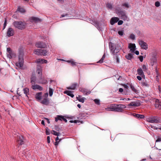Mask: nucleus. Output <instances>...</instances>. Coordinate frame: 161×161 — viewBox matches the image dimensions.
Listing matches in <instances>:
<instances>
[{
    "label": "nucleus",
    "mask_w": 161,
    "mask_h": 161,
    "mask_svg": "<svg viewBox=\"0 0 161 161\" xmlns=\"http://www.w3.org/2000/svg\"><path fill=\"white\" fill-rule=\"evenodd\" d=\"M77 99L78 100V101L81 102L82 103H83L84 101V97H81L79 95L78 97H77Z\"/></svg>",
    "instance_id": "nucleus-30"
},
{
    "label": "nucleus",
    "mask_w": 161,
    "mask_h": 161,
    "mask_svg": "<svg viewBox=\"0 0 161 161\" xmlns=\"http://www.w3.org/2000/svg\"><path fill=\"white\" fill-rule=\"evenodd\" d=\"M31 21L35 22L36 23L41 22L42 21V20L41 19H40L38 18L34 17H31Z\"/></svg>",
    "instance_id": "nucleus-22"
},
{
    "label": "nucleus",
    "mask_w": 161,
    "mask_h": 161,
    "mask_svg": "<svg viewBox=\"0 0 161 161\" xmlns=\"http://www.w3.org/2000/svg\"><path fill=\"white\" fill-rule=\"evenodd\" d=\"M159 118L156 116L151 117L147 119V121L151 123H157L159 122Z\"/></svg>",
    "instance_id": "nucleus-7"
},
{
    "label": "nucleus",
    "mask_w": 161,
    "mask_h": 161,
    "mask_svg": "<svg viewBox=\"0 0 161 161\" xmlns=\"http://www.w3.org/2000/svg\"><path fill=\"white\" fill-rule=\"evenodd\" d=\"M125 58L128 60H131L133 58V54L131 53H129L125 55Z\"/></svg>",
    "instance_id": "nucleus-31"
},
{
    "label": "nucleus",
    "mask_w": 161,
    "mask_h": 161,
    "mask_svg": "<svg viewBox=\"0 0 161 161\" xmlns=\"http://www.w3.org/2000/svg\"><path fill=\"white\" fill-rule=\"evenodd\" d=\"M119 91L120 92H122L123 91V90L122 88H119Z\"/></svg>",
    "instance_id": "nucleus-63"
},
{
    "label": "nucleus",
    "mask_w": 161,
    "mask_h": 161,
    "mask_svg": "<svg viewBox=\"0 0 161 161\" xmlns=\"http://www.w3.org/2000/svg\"><path fill=\"white\" fill-rule=\"evenodd\" d=\"M71 64L72 66H75L77 65V64H78V63L76 62H75L72 59V61L70 63Z\"/></svg>",
    "instance_id": "nucleus-39"
},
{
    "label": "nucleus",
    "mask_w": 161,
    "mask_h": 161,
    "mask_svg": "<svg viewBox=\"0 0 161 161\" xmlns=\"http://www.w3.org/2000/svg\"><path fill=\"white\" fill-rule=\"evenodd\" d=\"M123 22L122 20H120L118 21V24L119 25H122L123 24Z\"/></svg>",
    "instance_id": "nucleus-53"
},
{
    "label": "nucleus",
    "mask_w": 161,
    "mask_h": 161,
    "mask_svg": "<svg viewBox=\"0 0 161 161\" xmlns=\"http://www.w3.org/2000/svg\"><path fill=\"white\" fill-rule=\"evenodd\" d=\"M58 120H64L65 122H67V120L64 118V116L62 115H57V117L55 118V121L57 122Z\"/></svg>",
    "instance_id": "nucleus-14"
},
{
    "label": "nucleus",
    "mask_w": 161,
    "mask_h": 161,
    "mask_svg": "<svg viewBox=\"0 0 161 161\" xmlns=\"http://www.w3.org/2000/svg\"><path fill=\"white\" fill-rule=\"evenodd\" d=\"M138 42L141 47L143 49L147 50V45L146 43L142 40H139Z\"/></svg>",
    "instance_id": "nucleus-10"
},
{
    "label": "nucleus",
    "mask_w": 161,
    "mask_h": 161,
    "mask_svg": "<svg viewBox=\"0 0 161 161\" xmlns=\"http://www.w3.org/2000/svg\"><path fill=\"white\" fill-rule=\"evenodd\" d=\"M115 57L116 58L117 62L118 63H119V59L118 58L117 54L115 53Z\"/></svg>",
    "instance_id": "nucleus-59"
},
{
    "label": "nucleus",
    "mask_w": 161,
    "mask_h": 161,
    "mask_svg": "<svg viewBox=\"0 0 161 161\" xmlns=\"http://www.w3.org/2000/svg\"><path fill=\"white\" fill-rule=\"evenodd\" d=\"M31 88L34 90L38 89L39 91H42L43 90V88L42 86L37 84L32 85Z\"/></svg>",
    "instance_id": "nucleus-18"
},
{
    "label": "nucleus",
    "mask_w": 161,
    "mask_h": 161,
    "mask_svg": "<svg viewBox=\"0 0 161 161\" xmlns=\"http://www.w3.org/2000/svg\"><path fill=\"white\" fill-rule=\"evenodd\" d=\"M18 10L21 13H24L25 12V9L20 7H19L18 8Z\"/></svg>",
    "instance_id": "nucleus-38"
},
{
    "label": "nucleus",
    "mask_w": 161,
    "mask_h": 161,
    "mask_svg": "<svg viewBox=\"0 0 161 161\" xmlns=\"http://www.w3.org/2000/svg\"><path fill=\"white\" fill-rule=\"evenodd\" d=\"M122 6L123 7H125L127 8H128L129 7V6L128 4L127 3H123L122 4Z\"/></svg>",
    "instance_id": "nucleus-44"
},
{
    "label": "nucleus",
    "mask_w": 161,
    "mask_h": 161,
    "mask_svg": "<svg viewBox=\"0 0 161 161\" xmlns=\"http://www.w3.org/2000/svg\"><path fill=\"white\" fill-rule=\"evenodd\" d=\"M139 58L141 62H142L143 61V57L142 56H140L139 57Z\"/></svg>",
    "instance_id": "nucleus-56"
},
{
    "label": "nucleus",
    "mask_w": 161,
    "mask_h": 161,
    "mask_svg": "<svg viewBox=\"0 0 161 161\" xmlns=\"http://www.w3.org/2000/svg\"><path fill=\"white\" fill-rule=\"evenodd\" d=\"M142 85L143 86H148V84H147L146 83V82L144 81H142Z\"/></svg>",
    "instance_id": "nucleus-54"
},
{
    "label": "nucleus",
    "mask_w": 161,
    "mask_h": 161,
    "mask_svg": "<svg viewBox=\"0 0 161 161\" xmlns=\"http://www.w3.org/2000/svg\"><path fill=\"white\" fill-rule=\"evenodd\" d=\"M13 24L15 28L21 30L24 29L26 25L25 22L21 21H14Z\"/></svg>",
    "instance_id": "nucleus-2"
},
{
    "label": "nucleus",
    "mask_w": 161,
    "mask_h": 161,
    "mask_svg": "<svg viewBox=\"0 0 161 161\" xmlns=\"http://www.w3.org/2000/svg\"><path fill=\"white\" fill-rule=\"evenodd\" d=\"M36 76L35 75H32L31 78V81L34 80L36 81Z\"/></svg>",
    "instance_id": "nucleus-45"
},
{
    "label": "nucleus",
    "mask_w": 161,
    "mask_h": 161,
    "mask_svg": "<svg viewBox=\"0 0 161 161\" xmlns=\"http://www.w3.org/2000/svg\"><path fill=\"white\" fill-rule=\"evenodd\" d=\"M7 19H5L4 23L3 24V30H4L5 28V27L7 25Z\"/></svg>",
    "instance_id": "nucleus-49"
},
{
    "label": "nucleus",
    "mask_w": 161,
    "mask_h": 161,
    "mask_svg": "<svg viewBox=\"0 0 161 161\" xmlns=\"http://www.w3.org/2000/svg\"><path fill=\"white\" fill-rule=\"evenodd\" d=\"M46 133L47 135H49L50 134V132L49 130L47 128L46 130Z\"/></svg>",
    "instance_id": "nucleus-51"
},
{
    "label": "nucleus",
    "mask_w": 161,
    "mask_h": 161,
    "mask_svg": "<svg viewBox=\"0 0 161 161\" xmlns=\"http://www.w3.org/2000/svg\"><path fill=\"white\" fill-rule=\"evenodd\" d=\"M94 101L96 104L98 105L100 104V100L99 99H95L94 100Z\"/></svg>",
    "instance_id": "nucleus-43"
},
{
    "label": "nucleus",
    "mask_w": 161,
    "mask_h": 161,
    "mask_svg": "<svg viewBox=\"0 0 161 161\" xmlns=\"http://www.w3.org/2000/svg\"><path fill=\"white\" fill-rule=\"evenodd\" d=\"M119 20L118 17H114L111 18L110 21V23L111 25H113L114 23L117 22Z\"/></svg>",
    "instance_id": "nucleus-20"
},
{
    "label": "nucleus",
    "mask_w": 161,
    "mask_h": 161,
    "mask_svg": "<svg viewBox=\"0 0 161 161\" xmlns=\"http://www.w3.org/2000/svg\"><path fill=\"white\" fill-rule=\"evenodd\" d=\"M78 84L77 83H75L72 84L71 86L67 87V88L68 89L75 90L77 87H78Z\"/></svg>",
    "instance_id": "nucleus-17"
},
{
    "label": "nucleus",
    "mask_w": 161,
    "mask_h": 161,
    "mask_svg": "<svg viewBox=\"0 0 161 161\" xmlns=\"http://www.w3.org/2000/svg\"><path fill=\"white\" fill-rule=\"evenodd\" d=\"M24 93L26 94V96L28 97L27 95L29 94V89L28 88L26 87L24 89H23Z\"/></svg>",
    "instance_id": "nucleus-32"
},
{
    "label": "nucleus",
    "mask_w": 161,
    "mask_h": 161,
    "mask_svg": "<svg viewBox=\"0 0 161 161\" xmlns=\"http://www.w3.org/2000/svg\"><path fill=\"white\" fill-rule=\"evenodd\" d=\"M7 51L8 53H9L11 52L12 51L11 49L9 47H8L7 48Z\"/></svg>",
    "instance_id": "nucleus-55"
},
{
    "label": "nucleus",
    "mask_w": 161,
    "mask_h": 161,
    "mask_svg": "<svg viewBox=\"0 0 161 161\" xmlns=\"http://www.w3.org/2000/svg\"><path fill=\"white\" fill-rule=\"evenodd\" d=\"M117 14L119 17H120L121 19L123 20H126L127 19L128 17L126 14L125 11L123 10H118Z\"/></svg>",
    "instance_id": "nucleus-4"
},
{
    "label": "nucleus",
    "mask_w": 161,
    "mask_h": 161,
    "mask_svg": "<svg viewBox=\"0 0 161 161\" xmlns=\"http://www.w3.org/2000/svg\"><path fill=\"white\" fill-rule=\"evenodd\" d=\"M131 115L138 119H142L144 118L145 116L142 114H140L136 113H132Z\"/></svg>",
    "instance_id": "nucleus-16"
},
{
    "label": "nucleus",
    "mask_w": 161,
    "mask_h": 161,
    "mask_svg": "<svg viewBox=\"0 0 161 161\" xmlns=\"http://www.w3.org/2000/svg\"><path fill=\"white\" fill-rule=\"evenodd\" d=\"M136 46L135 44L130 43L129 44L128 48L130 49L132 53L134 54L136 49Z\"/></svg>",
    "instance_id": "nucleus-12"
},
{
    "label": "nucleus",
    "mask_w": 161,
    "mask_h": 161,
    "mask_svg": "<svg viewBox=\"0 0 161 161\" xmlns=\"http://www.w3.org/2000/svg\"><path fill=\"white\" fill-rule=\"evenodd\" d=\"M48 102V100L46 98H44L41 102L42 103L44 104H47Z\"/></svg>",
    "instance_id": "nucleus-36"
},
{
    "label": "nucleus",
    "mask_w": 161,
    "mask_h": 161,
    "mask_svg": "<svg viewBox=\"0 0 161 161\" xmlns=\"http://www.w3.org/2000/svg\"><path fill=\"white\" fill-rule=\"evenodd\" d=\"M106 6L108 8L110 9H112L113 8L112 5L110 3H107Z\"/></svg>",
    "instance_id": "nucleus-37"
},
{
    "label": "nucleus",
    "mask_w": 161,
    "mask_h": 161,
    "mask_svg": "<svg viewBox=\"0 0 161 161\" xmlns=\"http://www.w3.org/2000/svg\"><path fill=\"white\" fill-rule=\"evenodd\" d=\"M114 106L115 112H122L123 109L126 107L125 105L122 104H114Z\"/></svg>",
    "instance_id": "nucleus-5"
},
{
    "label": "nucleus",
    "mask_w": 161,
    "mask_h": 161,
    "mask_svg": "<svg viewBox=\"0 0 161 161\" xmlns=\"http://www.w3.org/2000/svg\"><path fill=\"white\" fill-rule=\"evenodd\" d=\"M14 34V29L11 28H9L8 29L7 32V36L8 37L13 36Z\"/></svg>",
    "instance_id": "nucleus-13"
},
{
    "label": "nucleus",
    "mask_w": 161,
    "mask_h": 161,
    "mask_svg": "<svg viewBox=\"0 0 161 161\" xmlns=\"http://www.w3.org/2000/svg\"><path fill=\"white\" fill-rule=\"evenodd\" d=\"M24 143V138L21 135H19L17 136V143L18 146V148L19 146H21Z\"/></svg>",
    "instance_id": "nucleus-9"
},
{
    "label": "nucleus",
    "mask_w": 161,
    "mask_h": 161,
    "mask_svg": "<svg viewBox=\"0 0 161 161\" xmlns=\"http://www.w3.org/2000/svg\"><path fill=\"white\" fill-rule=\"evenodd\" d=\"M40 77L41 78V82H39V83H41L42 84H46L47 83V80H46L44 78H42L41 76H40Z\"/></svg>",
    "instance_id": "nucleus-29"
},
{
    "label": "nucleus",
    "mask_w": 161,
    "mask_h": 161,
    "mask_svg": "<svg viewBox=\"0 0 161 161\" xmlns=\"http://www.w3.org/2000/svg\"><path fill=\"white\" fill-rule=\"evenodd\" d=\"M44 119H46L47 120V122L48 124H49L50 123V122L49 121V120L47 118H44Z\"/></svg>",
    "instance_id": "nucleus-62"
},
{
    "label": "nucleus",
    "mask_w": 161,
    "mask_h": 161,
    "mask_svg": "<svg viewBox=\"0 0 161 161\" xmlns=\"http://www.w3.org/2000/svg\"><path fill=\"white\" fill-rule=\"evenodd\" d=\"M141 105V103L139 102L133 101L131 102L129 104V106L138 107Z\"/></svg>",
    "instance_id": "nucleus-15"
},
{
    "label": "nucleus",
    "mask_w": 161,
    "mask_h": 161,
    "mask_svg": "<svg viewBox=\"0 0 161 161\" xmlns=\"http://www.w3.org/2000/svg\"><path fill=\"white\" fill-rule=\"evenodd\" d=\"M69 122L71 123H79V124H80L79 123H83V121H80L79 120H75L74 121H73V120H70V121H69Z\"/></svg>",
    "instance_id": "nucleus-35"
},
{
    "label": "nucleus",
    "mask_w": 161,
    "mask_h": 161,
    "mask_svg": "<svg viewBox=\"0 0 161 161\" xmlns=\"http://www.w3.org/2000/svg\"><path fill=\"white\" fill-rule=\"evenodd\" d=\"M120 36H122L124 34V32L123 31H119L118 32Z\"/></svg>",
    "instance_id": "nucleus-52"
},
{
    "label": "nucleus",
    "mask_w": 161,
    "mask_h": 161,
    "mask_svg": "<svg viewBox=\"0 0 161 161\" xmlns=\"http://www.w3.org/2000/svg\"><path fill=\"white\" fill-rule=\"evenodd\" d=\"M23 56V51L22 50L19 49V50L18 61L16 62L15 64L16 66L19 68H21L23 66L24 62Z\"/></svg>",
    "instance_id": "nucleus-1"
},
{
    "label": "nucleus",
    "mask_w": 161,
    "mask_h": 161,
    "mask_svg": "<svg viewBox=\"0 0 161 161\" xmlns=\"http://www.w3.org/2000/svg\"><path fill=\"white\" fill-rule=\"evenodd\" d=\"M136 78L137 79L139 80H141L142 79V77L140 76H137L136 77Z\"/></svg>",
    "instance_id": "nucleus-61"
},
{
    "label": "nucleus",
    "mask_w": 161,
    "mask_h": 161,
    "mask_svg": "<svg viewBox=\"0 0 161 161\" xmlns=\"http://www.w3.org/2000/svg\"><path fill=\"white\" fill-rule=\"evenodd\" d=\"M43 60L44 59H38L37 60L36 63H43Z\"/></svg>",
    "instance_id": "nucleus-46"
},
{
    "label": "nucleus",
    "mask_w": 161,
    "mask_h": 161,
    "mask_svg": "<svg viewBox=\"0 0 161 161\" xmlns=\"http://www.w3.org/2000/svg\"><path fill=\"white\" fill-rule=\"evenodd\" d=\"M35 45L37 47L40 48H45L47 47L46 44L42 42H36Z\"/></svg>",
    "instance_id": "nucleus-8"
},
{
    "label": "nucleus",
    "mask_w": 161,
    "mask_h": 161,
    "mask_svg": "<svg viewBox=\"0 0 161 161\" xmlns=\"http://www.w3.org/2000/svg\"><path fill=\"white\" fill-rule=\"evenodd\" d=\"M142 68L144 71H146L147 70V68L145 65H143Z\"/></svg>",
    "instance_id": "nucleus-48"
},
{
    "label": "nucleus",
    "mask_w": 161,
    "mask_h": 161,
    "mask_svg": "<svg viewBox=\"0 0 161 161\" xmlns=\"http://www.w3.org/2000/svg\"><path fill=\"white\" fill-rule=\"evenodd\" d=\"M134 53H135L136 55H138L139 54V52L138 51H136L134 52Z\"/></svg>",
    "instance_id": "nucleus-64"
},
{
    "label": "nucleus",
    "mask_w": 161,
    "mask_h": 161,
    "mask_svg": "<svg viewBox=\"0 0 161 161\" xmlns=\"http://www.w3.org/2000/svg\"><path fill=\"white\" fill-rule=\"evenodd\" d=\"M156 53H153L152 54V58L150 59V64L152 66H153L156 63L157 58H156Z\"/></svg>",
    "instance_id": "nucleus-11"
},
{
    "label": "nucleus",
    "mask_w": 161,
    "mask_h": 161,
    "mask_svg": "<svg viewBox=\"0 0 161 161\" xmlns=\"http://www.w3.org/2000/svg\"><path fill=\"white\" fill-rule=\"evenodd\" d=\"M130 88L131 89V90H132V91L134 92H135V93H136V92H137V90H136L134 88V86L132 85H130Z\"/></svg>",
    "instance_id": "nucleus-42"
},
{
    "label": "nucleus",
    "mask_w": 161,
    "mask_h": 161,
    "mask_svg": "<svg viewBox=\"0 0 161 161\" xmlns=\"http://www.w3.org/2000/svg\"><path fill=\"white\" fill-rule=\"evenodd\" d=\"M155 72H156V75H159V73H158V71L157 70V67H156L155 68Z\"/></svg>",
    "instance_id": "nucleus-58"
},
{
    "label": "nucleus",
    "mask_w": 161,
    "mask_h": 161,
    "mask_svg": "<svg viewBox=\"0 0 161 161\" xmlns=\"http://www.w3.org/2000/svg\"><path fill=\"white\" fill-rule=\"evenodd\" d=\"M156 144L158 146V149L161 150V138H158L156 141Z\"/></svg>",
    "instance_id": "nucleus-19"
},
{
    "label": "nucleus",
    "mask_w": 161,
    "mask_h": 161,
    "mask_svg": "<svg viewBox=\"0 0 161 161\" xmlns=\"http://www.w3.org/2000/svg\"><path fill=\"white\" fill-rule=\"evenodd\" d=\"M137 72L138 74L140 76H141L142 77H145L143 72L142 69H137Z\"/></svg>",
    "instance_id": "nucleus-24"
},
{
    "label": "nucleus",
    "mask_w": 161,
    "mask_h": 161,
    "mask_svg": "<svg viewBox=\"0 0 161 161\" xmlns=\"http://www.w3.org/2000/svg\"><path fill=\"white\" fill-rule=\"evenodd\" d=\"M49 96L51 97L53 95V90L50 87L49 88Z\"/></svg>",
    "instance_id": "nucleus-41"
},
{
    "label": "nucleus",
    "mask_w": 161,
    "mask_h": 161,
    "mask_svg": "<svg viewBox=\"0 0 161 161\" xmlns=\"http://www.w3.org/2000/svg\"><path fill=\"white\" fill-rule=\"evenodd\" d=\"M155 106L156 108L160 109L161 108V103L158 99H156L155 102Z\"/></svg>",
    "instance_id": "nucleus-21"
},
{
    "label": "nucleus",
    "mask_w": 161,
    "mask_h": 161,
    "mask_svg": "<svg viewBox=\"0 0 161 161\" xmlns=\"http://www.w3.org/2000/svg\"><path fill=\"white\" fill-rule=\"evenodd\" d=\"M47 142L48 143H49L50 142V137L49 136H47Z\"/></svg>",
    "instance_id": "nucleus-60"
},
{
    "label": "nucleus",
    "mask_w": 161,
    "mask_h": 161,
    "mask_svg": "<svg viewBox=\"0 0 161 161\" xmlns=\"http://www.w3.org/2000/svg\"><path fill=\"white\" fill-rule=\"evenodd\" d=\"M16 56V54L12 51L9 53H7V56L9 58H11L13 57H14Z\"/></svg>",
    "instance_id": "nucleus-25"
},
{
    "label": "nucleus",
    "mask_w": 161,
    "mask_h": 161,
    "mask_svg": "<svg viewBox=\"0 0 161 161\" xmlns=\"http://www.w3.org/2000/svg\"><path fill=\"white\" fill-rule=\"evenodd\" d=\"M31 83L32 85H35L36 83V81L32 80L31 81Z\"/></svg>",
    "instance_id": "nucleus-57"
},
{
    "label": "nucleus",
    "mask_w": 161,
    "mask_h": 161,
    "mask_svg": "<svg viewBox=\"0 0 161 161\" xmlns=\"http://www.w3.org/2000/svg\"><path fill=\"white\" fill-rule=\"evenodd\" d=\"M51 132L52 134H53V135H55V136H58L59 135V134H60V133H58V132L55 131L54 130H52L51 131Z\"/></svg>",
    "instance_id": "nucleus-40"
},
{
    "label": "nucleus",
    "mask_w": 161,
    "mask_h": 161,
    "mask_svg": "<svg viewBox=\"0 0 161 161\" xmlns=\"http://www.w3.org/2000/svg\"><path fill=\"white\" fill-rule=\"evenodd\" d=\"M37 72L38 74H40V76L42 75V68L41 66H39L37 68Z\"/></svg>",
    "instance_id": "nucleus-33"
},
{
    "label": "nucleus",
    "mask_w": 161,
    "mask_h": 161,
    "mask_svg": "<svg viewBox=\"0 0 161 161\" xmlns=\"http://www.w3.org/2000/svg\"><path fill=\"white\" fill-rule=\"evenodd\" d=\"M48 51L46 49H36L34 51V53L38 55L46 56L48 53Z\"/></svg>",
    "instance_id": "nucleus-3"
},
{
    "label": "nucleus",
    "mask_w": 161,
    "mask_h": 161,
    "mask_svg": "<svg viewBox=\"0 0 161 161\" xmlns=\"http://www.w3.org/2000/svg\"><path fill=\"white\" fill-rule=\"evenodd\" d=\"M105 109L106 110L111 111L115 112L114 104L111 105L110 107L107 108H106Z\"/></svg>",
    "instance_id": "nucleus-23"
},
{
    "label": "nucleus",
    "mask_w": 161,
    "mask_h": 161,
    "mask_svg": "<svg viewBox=\"0 0 161 161\" xmlns=\"http://www.w3.org/2000/svg\"><path fill=\"white\" fill-rule=\"evenodd\" d=\"M130 38L134 40L135 39V36L134 34H131L130 35Z\"/></svg>",
    "instance_id": "nucleus-47"
},
{
    "label": "nucleus",
    "mask_w": 161,
    "mask_h": 161,
    "mask_svg": "<svg viewBox=\"0 0 161 161\" xmlns=\"http://www.w3.org/2000/svg\"><path fill=\"white\" fill-rule=\"evenodd\" d=\"M105 58V54L104 53L102 58L98 62H97V63H102L103 62V61L104 60V59Z\"/></svg>",
    "instance_id": "nucleus-34"
},
{
    "label": "nucleus",
    "mask_w": 161,
    "mask_h": 161,
    "mask_svg": "<svg viewBox=\"0 0 161 161\" xmlns=\"http://www.w3.org/2000/svg\"><path fill=\"white\" fill-rule=\"evenodd\" d=\"M80 91L81 92L83 93L85 95L90 94L91 93V92L90 91L87 92V89L84 88H81V89H80Z\"/></svg>",
    "instance_id": "nucleus-26"
},
{
    "label": "nucleus",
    "mask_w": 161,
    "mask_h": 161,
    "mask_svg": "<svg viewBox=\"0 0 161 161\" xmlns=\"http://www.w3.org/2000/svg\"><path fill=\"white\" fill-rule=\"evenodd\" d=\"M109 47L110 49L111 52L114 55L116 53H117L119 51L118 49H116L115 47L113 45V43L112 42L109 43Z\"/></svg>",
    "instance_id": "nucleus-6"
},
{
    "label": "nucleus",
    "mask_w": 161,
    "mask_h": 161,
    "mask_svg": "<svg viewBox=\"0 0 161 161\" xmlns=\"http://www.w3.org/2000/svg\"><path fill=\"white\" fill-rule=\"evenodd\" d=\"M42 92H39L37 93L35 96L36 98L38 100H40L41 98Z\"/></svg>",
    "instance_id": "nucleus-28"
},
{
    "label": "nucleus",
    "mask_w": 161,
    "mask_h": 161,
    "mask_svg": "<svg viewBox=\"0 0 161 161\" xmlns=\"http://www.w3.org/2000/svg\"><path fill=\"white\" fill-rule=\"evenodd\" d=\"M64 93L67 94L68 95L72 97H74V94L72 93L71 91H66L64 92Z\"/></svg>",
    "instance_id": "nucleus-27"
},
{
    "label": "nucleus",
    "mask_w": 161,
    "mask_h": 161,
    "mask_svg": "<svg viewBox=\"0 0 161 161\" xmlns=\"http://www.w3.org/2000/svg\"><path fill=\"white\" fill-rule=\"evenodd\" d=\"M155 5L156 7H158L160 5V3L159 2L157 1L155 3Z\"/></svg>",
    "instance_id": "nucleus-50"
}]
</instances>
